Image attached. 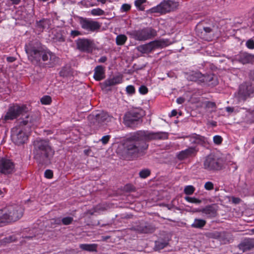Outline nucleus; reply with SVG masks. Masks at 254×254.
<instances>
[{
  "mask_svg": "<svg viewBox=\"0 0 254 254\" xmlns=\"http://www.w3.org/2000/svg\"><path fill=\"white\" fill-rule=\"evenodd\" d=\"M254 89L251 84L245 83L240 85L239 87V94L243 98H246L253 93Z\"/></svg>",
  "mask_w": 254,
  "mask_h": 254,
  "instance_id": "17",
  "label": "nucleus"
},
{
  "mask_svg": "<svg viewBox=\"0 0 254 254\" xmlns=\"http://www.w3.org/2000/svg\"><path fill=\"white\" fill-rule=\"evenodd\" d=\"M90 13L93 16H101L104 14V11L99 8H97L92 9Z\"/></svg>",
  "mask_w": 254,
  "mask_h": 254,
  "instance_id": "30",
  "label": "nucleus"
},
{
  "mask_svg": "<svg viewBox=\"0 0 254 254\" xmlns=\"http://www.w3.org/2000/svg\"><path fill=\"white\" fill-rule=\"evenodd\" d=\"M141 233H147V231L146 230V229H143L142 230L140 231Z\"/></svg>",
  "mask_w": 254,
  "mask_h": 254,
  "instance_id": "56",
  "label": "nucleus"
},
{
  "mask_svg": "<svg viewBox=\"0 0 254 254\" xmlns=\"http://www.w3.org/2000/svg\"><path fill=\"white\" fill-rule=\"evenodd\" d=\"M107 58L106 57H102L99 59V63H104L106 61Z\"/></svg>",
  "mask_w": 254,
  "mask_h": 254,
  "instance_id": "49",
  "label": "nucleus"
},
{
  "mask_svg": "<svg viewBox=\"0 0 254 254\" xmlns=\"http://www.w3.org/2000/svg\"><path fill=\"white\" fill-rule=\"evenodd\" d=\"M184 198L186 201L190 203L198 204L201 202L200 200L194 197L185 196Z\"/></svg>",
  "mask_w": 254,
  "mask_h": 254,
  "instance_id": "34",
  "label": "nucleus"
},
{
  "mask_svg": "<svg viewBox=\"0 0 254 254\" xmlns=\"http://www.w3.org/2000/svg\"><path fill=\"white\" fill-rule=\"evenodd\" d=\"M179 6V2L177 0H164L156 7L152 8V12L166 13L174 10Z\"/></svg>",
  "mask_w": 254,
  "mask_h": 254,
  "instance_id": "10",
  "label": "nucleus"
},
{
  "mask_svg": "<svg viewBox=\"0 0 254 254\" xmlns=\"http://www.w3.org/2000/svg\"><path fill=\"white\" fill-rule=\"evenodd\" d=\"M161 138L158 133L145 130H139L130 135L124 144L125 152L127 154L133 155L139 152L140 148L137 142L140 140H147Z\"/></svg>",
  "mask_w": 254,
  "mask_h": 254,
  "instance_id": "3",
  "label": "nucleus"
},
{
  "mask_svg": "<svg viewBox=\"0 0 254 254\" xmlns=\"http://www.w3.org/2000/svg\"><path fill=\"white\" fill-rule=\"evenodd\" d=\"M15 60V58L12 57H9L7 58V61L9 62H12Z\"/></svg>",
  "mask_w": 254,
  "mask_h": 254,
  "instance_id": "51",
  "label": "nucleus"
},
{
  "mask_svg": "<svg viewBox=\"0 0 254 254\" xmlns=\"http://www.w3.org/2000/svg\"><path fill=\"white\" fill-rule=\"evenodd\" d=\"M97 1L101 2L102 4H104L106 2V0H97Z\"/></svg>",
  "mask_w": 254,
  "mask_h": 254,
  "instance_id": "54",
  "label": "nucleus"
},
{
  "mask_svg": "<svg viewBox=\"0 0 254 254\" xmlns=\"http://www.w3.org/2000/svg\"><path fill=\"white\" fill-rule=\"evenodd\" d=\"M221 167V159L214 154H209L204 159L203 168L206 170H218Z\"/></svg>",
  "mask_w": 254,
  "mask_h": 254,
  "instance_id": "9",
  "label": "nucleus"
},
{
  "mask_svg": "<svg viewBox=\"0 0 254 254\" xmlns=\"http://www.w3.org/2000/svg\"><path fill=\"white\" fill-rule=\"evenodd\" d=\"M139 92L141 94H146L148 92V88L145 85H141L139 88Z\"/></svg>",
  "mask_w": 254,
  "mask_h": 254,
  "instance_id": "42",
  "label": "nucleus"
},
{
  "mask_svg": "<svg viewBox=\"0 0 254 254\" xmlns=\"http://www.w3.org/2000/svg\"><path fill=\"white\" fill-rule=\"evenodd\" d=\"M73 221V218L71 217H64L62 219V222L63 224L67 225L71 223Z\"/></svg>",
  "mask_w": 254,
  "mask_h": 254,
  "instance_id": "35",
  "label": "nucleus"
},
{
  "mask_svg": "<svg viewBox=\"0 0 254 254\" xmlns=\"http://www.w3.org/2000/svg\"><path fill=\"white\" fill-rule=\"evenodd\" d=\"M213 74L204 75L199 72H194L188 75L187 78L190 81L208 82L213 79Z\"/></svg>",
  "mask_w": 254,
  "mask_h": 254,
  "instance_id": "14",
  "label": "nucleus"
},
{
  "mask_svg": "<svg viewBox=\"0 0 254 254\" xmlns=\"http://www.w3.org/2000/svg\"><path fill=\"white\" fill-rule=\"evenodd\" d=\"M123 81V75L119 74L108 78L104 82L103 84L106 87H108L122 83Z\"/></svg>",
  "mask_w": 254,
  "mask_h": 254,
  "instance_id": "18",
  "label": "nucleus"
},
{
  "mask_svg": "<svg viewBox=\"0 0 254 254\" xmlns=\"http://www.w3.org/2000/svg\"><path fill=\"white\" fill-rule=\"evenodd\" d=\"M53 173L52 171L50 170H47L45 171L44 176L48 179H51L53 177Z\"/></svg>",
  "mask_w": 254,
  "mask_h": 254,
  "instance_id": "44",
  "label": "nucleus"
},
{
  "mask_svg": "<svg viewBox=\"0 0 254 254\" xmlns=\"http://www.w3.org/2000/svg\"><path fill=\"white\" fill-rule=\"evenodd\" d=\"M38 120L36 117L26 116L19 122V124L11 129V138L14 143L21 145L25 143L32 128L36 127Z\"/></svg>",
  "mask_w": 254,
  "mask_h": 254,
  "instance_id": "1",
  "label": "nucleus"
},
{
  "mask_svg": "<svg viewBox=\"0 0 254 254\" xmlns=\"http://www.w3.org/2000/svg\"><path fill=\"white\" fill-rule=\"evenodd\" d=\"M206 224L205 220L201 219H195L191 227L195 228H201Z\"/></svg>",
  "mask_w": 254,
  "mask_h": 254,
  "instance_id": "26",
  "label": "nucleus"
},
{
  "mask_svg": "<svg viewBox=\"0 0 254 254\" xmlns=\"http://www.w3.org/2000/svg\"><path fill=\"white\" fill-rule=\"evenodd\" d=\"M79 248L84 251L88 252H96L97 245L96 244H83L79 245Z\"/></svg>",
  "mask_w": 254,
  "mask_h": 254,
  "instance_id": "22",
  "label": "nucleus"
},
{
  "mask_svg": "<svg viewBox=\"0 0 254 254\" xmlns=\"http://www.w3.org/2000/svg\"><path fill=\"white\" fill-rule=\"evenodd\" d=\"M150 172L148 169H144L141 171L139 173V176L142 178H146L150 175Z\"/></svg>",
  "mask_w": 254,
  "mask_h": 254,
  "instance_id": "36",
  "label": "nucleus"
},
{
  "mask_svg": "<svg viewBox=\"0 0 254 254\" xmlns=\"http://www.w3.org/2000/svg\"><path fill=\"white\" fill-rule=\"evenodd\" d=\"M13 3L17 4L20 2V0H11Z\"/></svg>",
  "mask_w": 254,
  "mask_h": 254,
  "instance_id": "53",
  "label": "nucleus"
},
{
  "mask_svg": "<svg viewBox=\"0 0 254 254\" xmlns=\"http://www.w3.org/2000/svg\"><path fill=\"white\" fill-rule=\"evenodd\" d=\"M247 47L250 49H254V41L252 39L248 40L246 43Z\"/></svg>",
  "mask_w": 254,
  "mask_h": 254,
  "instance_id": "39",
  "label": "nucleus"
},
{
  "mask_svg": "<svg viewBox=\"0 0 254 254\" xmlns=\"http://www.w3.org/2000/svg\"><path fill=\"white\" fill-rule=\"evenodd\" d=\"M28 111L25 105H22L21 106L18 105H13L9 108L8 111L4 116V120H12L16 118L18 116L21 115L22 118L18 121V125L19 122L22 120L23 118H24L26 116L30 117H34L32 115L27 114L26 112Z\"/></svg>",
  "mask_w": 254,
  "mask_h": 254,
  "instance_id": "7",
  "label": "nucleus"
},
{
  "mask_svg": "<svg viewBox=\"0 0 254 254\" xmlns=\"http://www.w3.org/2000/svg\"><path fill=\"white\" fill-rule=\"evenodd\" d=\"M195 190V188L191 185L187 186L185 187L184 192L187 195L192 194Z\"/></svg>",
  "mask_w": 254,
  "mask_h": 254,
  "instance_id": "32",
  "label": "nucleus"
},
{
  "mask_svg": "<svg viewBox=\"0 0 254 254\" xmlns=\"http://www.w3.org/2000/svg\"><path fill=\"white\" fill-rule=\"evenodd\" d=\"M34 157L40 164L49 163L51 158L54 154L48 141L45 140L37 139L34 142Z\"/></svg>",
  "mask_w": 254,
  "mask_h": 254,
  "instance_id": "4",
  "label": "nucleus"
},
{
  "mask_svg": "<svg viewBox=\"0 0 254 254\" xmlns=\"http://www.w3.org/2000/svg\"><path fill=\"white\" fill-rule=\"evenodd\" d=\"M50 24V21L48 19H43L37 22V27L42 31L44 29L48 28Z\"/></svg>",
  "mask_w": 254,
  "mask_h": 254,
  "instance_id": "25",
  "label": "nucleus"
},
{
  "mask_svg": "<svg viewBox=\"0 0 254 254\" xmlns=\"http://www.w3.org/2000/svg\"><path fill=\"white\" fill-rule=\"evenodd\" d=\"M146 3V0H135L134 5L136 8L140 11H143L145 9V5Z\"/></svg>",
  "mask_w": 254,
  "mask_h": 254,
  "instance_id": "27",
  "label": "nucleus"
},
{
  "mask_svg": "<svg viewBox=\"0 0 254 254\" xmlns=\"http://www.w3.org/2000/svg\"><path fill=\"white\" fill-rule=\"evenodd\" d=\"M142 115L136 111H132L126 114L124 117L125 124L128 127H132L139 121Z\"/></svg>",
  "mask_w": 254,
  "mask_h": 254,
  "instance_id": "13",
  "label": "nucleus"
},
{
  "mask_svg": "<svg viewBox=\"0 0 254 254\" xmlns=\"http://www.w3.org/2000/svg\"><path fill=\"white\" fill-rule=\"evenodd\" d=\"M127 39V37L124 34L118 35L116 39V42L117 45H123Z\"/></svg>",
  "mask_w": 254,
  "mask_h": 254,
  "instance_id": "28",
  "label": "nucleus"
},
{
  "mask_svg": "<svg viewBox=\"0 0 254 254\" xmlns=\"http://www.w3.org/2000/svg\"><path fill=\"white\" fill-rule=\"evenodd\" d=\"M198 151V148L196 146L190 147L180 152L177 155V157L179 160H183L195 155Z\"/></svg>",
  "mask_w": 254,
  "mask_h": 254,
  "instance_id": "15",
  "label": "nucleus"
},
{
  "mask_svg": "<svg viewBox=\"0 0 254 254\" xmlns=\"http://www.w3.org/2000/svg\"><path fill=\"white\" fill-rule=\"evenodd\" d=\"M168 245V242L166 241H157L155 242V247L157 250H161Z\"/></svg>",
  "mask_w": 254,
  "mask_h": 254,
  "instance_id": "31",
  "label": "nucleus"
},
{
  "mask_svg": "<svg viewBox=\"0 0 254 254\" xmlns=\"http://www.w3.org/2000/svg\"><path fill=\"white\" fill-rule=\"evenodd\" d=\"M80 35H81L80 32L77 30H72L70 32V36L72 38H74Z\"/></svg>",
  "mask_w": 254,
  "mask_h": 254,
  "instance_id": "45",
  "label": "nucleus"
},
{
  "mask_svg": "<svg viewBox=\"0 0 254 254\" xmlns=\"http://www.w3.org/2000/svg\"><path fill=\"white\" fill-rule=\"evenodd\" d=\"M93 77L97 81L104 79L105 77L104 67L102 65L97 66L94 69Z\"/></svg>",
  "mask_w": 254,
  "mask_h": 254,
  "instance_id": "20",
  "label": "nucleus"
},
{
  "mask_svg": "<svg viewBox=\"0 0 254 254\" xmlns=\"http://www.w3.org/2000/svg\"><path fill=\"white\" fill-rule=\"evenodd\" d=\"M25 49L29 60L34 64H40L42 59L49 66H53L58 59L54 54L40 46L35 47L29 44L25 46Z\"/></svg>",
  "mask_w": 254,
  "mask_h": 254,
  "instance_id": "2",
  "label": "nucleus"
},
{
  "mask_svg": "<svg viewBox=\"0 0 254 254\" xmlns=\"http://www.w3.org/2000/svg\"><path fill=\"white\" fill-rule=\"evenodd\" d=\"M177 114V111L176 110H173L171 112L170 114L169 115L170 117H174L176 116Z\"/></svg>",
  "mask_w": 254,
  "mask_h": 254,
  "instance_id": "48",
  "label": "nucleus"
},
{
  "mask_svg": "<svg viewBox=\"0 0 254 254\" xmlns=\"http://www.w3.org/2000/svg\"><path fill=\"white\" fill-rule=\"evenodd\" d=\"M203 30L205 33H209L211 31V29L209 27H204Z\"/></svg>",
  "mask_w": 254,
  "mask_h": 254,
  "instance_id": "50",
  "label": "nucleus"
},
{
  "mask_svg": "<svg viewBox=\"0 0 254 254\" xmlns=\"http://www.w3.org/2000/svg\"><path fill=\"white\" fill-rule=\"evenodd\" d=\"M52 102V99L50 96H44L41 99V102L43 105H49Z\"/></svg>",
  "mask_w": 254,
  "mask_h": 254,
  "instance_id": "33",
  "label": "nucleus"
},
{
  "mask_svg": "<svg viewBox=\"0 0 254 254\" xmlns=\"http://www.w3.org/2000/svg\"><path fill=\"white\" fill-rule=\"evenodd\" d=\"M202 38H203V39H206V40H208V39H207L206 38H205V37H202Z\"/></svg>",
  "mask_w": 254,
  "mask_h": 254,
  "instance_id": "59",
  "label": "nucleus"
},
{
  "mask_svg": "<svg viewBox=\"0 0 254 254\" xmlns=\"http://www.w3.org/2000/svg\"><path fill=\"white\" fill-rule=\"evenodd\" d=\"M184 101V99L181 97H180L177 99V102L180 104L183 103Z\"/></svg>",
  "mask_w": 254,
  "mask_h": 254,
  "instance_id": "47",
  "label": "nucleus"
},
{
  "mask_svg": "<svg viewBox=\"0 0 254 254\" xmlns=\"http://www.w3.org/2000/svg\"><path fill=\"white\" fill-rule=\"evenodd\" d=\"M97 120L99 122H108L109 121H111L113 118L110 117L108 113L102 112L96 116Z\"/></svg>",
  "mask_w": 254,
  "mask_h": 254,
  "instance_id": "23",
  "label": "nucleus"
},
{
  "mask_svg": "<svg viewBox=\"0 0 254 254\" xmlns=\"http://www.w3.org/2000/svg\"><path fill=\"white\" fill-rule=\"evenodd\" d=\"M133 38L138 41H145L156 35V31L152 28H145L142 29L127 32Z\"/></svg>",
  "mask_w": 254,
  "mask_h": 254,
  "instance_id": "8",
  "label": "nucleus"
},
{
  "mask_svg": "<svg viewBox=\"0 0 254 254\" xmlns=\"http://www.w3.org/2000/svg\"><path fill=\"white\" fill-rule=\"evenodd\" d=\"M204 187L205 190H210L213 189L214 185L212 182H207L205 183Z\"/></svg>",
  "mask_w": 254,
  "mask_h": 254,
  "instance_id": "41",
  "label": "nucleus"
},
{
  "mask_svg": "<svg viewBox=\"0 0 254 254\" xmlns=\"http://www.w3.org/2000/svg\"><path fill=\"white\" fill-rule=\"evenodd\" d=\"M201 212L208 217L215 216L216 211L212 206L208 205L202 209Z\"/></svg>",
  "mask_w": 254,
  "mask_h": 254,
  "instance_id": "24",
  "label": "nucleus"
},
{
  "mask_svg": "<svg viewBox=\"0 0 254 254\" xmlns=\"http://www.w3.org/2000/svg\"><path fill=\"white\" fill-rule=\"evenodd\" d=\"M213 141L216 144H220L222 141V138L220 135H215L213 137Z\"/></svg>",
  "mask_w": 254,
  "mask_h": 254,
  "instance_id": "40",
  "label": "nucleus"
},
{
  "mask_svg": "<svg viewBox=\"0 0 254 254\" xmlns=\"http://www.w3.org/2000/svg\"><path fill=\"white\" fill-rule=\"evenodd\" d=\"M209 105H210L211 107H215V103H213V102H211V103H209Z\"/></svg>",
  "mask_w": 254,
  "mask_h": 254,
  "instance_id": "55",
  "label": "nucleus"
},
{
  "mask_svg": "<svg viewBox=\"0 0 254 254\" xmlns=\"http://www.w3.org/2000/svg\"><path fill=\"white\" fill-rule=\"evenodd\" d=\"M253 143H254V138L253 139Z\"/></svg>",
  "mask_w": 254,
  "mask_h": 254,
  "instance_id": "58",
  "label": "nucleus"
},
{
  "mask_svg": "<svg viewBox=\"0 0 254 254\" xmlns=\"http://www.w3.org/2000/svg\"><path fill=\"white\" fill-rule=\"evenodd\" d=\"M2 194V191L1 190H0V195H1Z\"/></svg>",
  "mask_w": 254,
  "mask_h": 254,
  "instance_id": "57",
  "label": "nucleus"
},
{
  "mask_svg": "<svg viewBox=\"0 0 254 254\" xmlns=\"http://www.w3.org/2000/svg\"><path fill=\"white\" fill-rule=\"evenodd\" d=\"M60 75L62 77H67L70 74V68L69 67H64L60 71Z\"/></svg>",
  "mask_w": 254,
  "mask_h": 254,
  "instance_id": "29",
  "label": "nucleus"
},
{
  "mask_svg": "<svg viewBox=\"0 0 254 254\" xmlns=\"http://www.w3.org/2000/svg\"><path fill=\"white\" fill-rule=\"evenodd\" d=\"M126 92L128 94H133L135 92L134 87L132 85H128L126 89Z\"/></svg>",
  "mask_w": 254,
  "mask_h": 254,
  "instance_id": "38",
  "label": "nucleus"
},
{
  "mask_svg": "<svg viewBox=\"0 0 254 254\" xmlns=\"http://www.w3.org/2000/svg\"><path fill=\"white\" fill-rule=\"evenodd\" d=\"M110 137L111 136L109 135L103 136L100 139V141L103 144H106L108 142Z\"/></svg>",
  "mask_w": 254,
  "mask_h": 254,
  "instance_id": "43",
  "label": "nucleus"
},
{
  "mask_svg": "<svg viewBox=\"0 0 254 254\" xmlns=\"http://www.w3.org/2000/svg\"><path fill=\"white\" fill-rule=\"evenodd\" d=\"M226 110L229 113H233L236 112L235 109L233 107H226Z\"/></svg>",
  "mask_w": 254,
  "mask_h": 254,
  "instance_id": "46",
  "label": "nucleus"
},
{
  "mask_svg": "<svg viewBox=\"0 0 254 254\" xmlns=\"http://www.w3.org/2000/svg\"><path fill=\"white\" fill-rule=\"evenodd\" d=\"M171 42L168 39H160L151 41L147 44L140 45L137 47V50L143 54H148L152 51L159 48L166 47Z\"/></svg>",
  "mask_w": 254,
  "mask_h": 254,
  "instance_id": "6",
  "label": "nucleus"
},
{
  "mask_svg": "<svg viewBox=\"0 0 254 254\" xmlns=\"http://www.w3.org/2000/svg\"><path fill=\"white\" fill-rule=\"evenodd\" d=\"M240 201V199L239 198H233V202L235 203H238Z\"/></svg>",
  "mask_w": 254,
  "mask_h": 254,
  "instance_id": "52",
  "label": "nucleus"
},
{
  "mask_svg": "<svg viewBox=\"0 0 254 254\" xmlns=\"http://www.w3.org/2000/svg\"><path fill=\"white\" fill-rule=\"evenodd\" d=\"M3 223L15 222L19 220L23 215V209L19 205L7 206L0 209Z\"/></svg>",
  "mask_w": 254,
  "mask_h": 254,
  "instance_id": "5",
  "label": "nucleus"
},
{
  "mask_svg": "<svg viewBox=\"0 0 254 254\" xmlns=\"http://www.w3.org/2000/svg\"><path fill=\"white\" fill-rule=\"evenodd\" d=\"M15 171V165L13 161L7 158H0V173L4 175L13 173Z\"/></svg>",
  "mask_w": 254,
  "mask_h": 254,
  "instance_id": "11",
  "label": "nucleus"
},
{
  "mask_svg": "<svg viewBox=\"0 0 254 254\" xmlns=\"http://www.w3.org/2000/svg\"><path fill=\"white\" fill-rule=\"evenodd\" d=\"M79 23L82 29L88 32H94L100 27L97 21L86 18H81Z\"/></svg>",
  "mask_w": 254,
  "mask_h": 254,
  "instance_id": "12",
  "label": "nucleus"
},
{
  "mask_svg": "<svg viewBox=\"0 0 254 254\" xmlns=\"http://www.w3.org/2000/svg\"><path fill=\"white\" fill-rule=\"evenodd\" d=\"M191 141L195 144L205 145L208 143L206 138L198 134H194L191 137Z\"/></svg>",
  "mask_w": 254,
  "mask_h": 254,
  "instance_id": "21",
  "label": "nucleus"
},
{
  "mask_svg": "<svg viewBox=\"0 0 254 254\" xmlns=\"http://www.w3.org/2000/svg\"><path fill=\"white\" fill-rule=\"evenodd\" d=\"M236 59L241 63L246 64L254 60V56L247 53H241L237 56Z\"/></svg>",
  "mask_w": 254,
  "mask_h": 254,
  "instance_id": "19",
  "label": "nucleus"
},
{
  "mask_svg": "<svg viewBox=\"0 0 254 254\" xmlns=\"http://www.w3.org/2000/svg\"><path fill=\"white\" fill-rule=\"evenodd\" d=\"M130 8L131 6L130 4L127 3H124L122 5L120 10L122 12H127L130 10Z\"/></svg>",
  "mask_w": 254,
  "mask_h": 254,
  "instance_id": "37",
  "label": "nucleus"
},
{
  "mask_svg": "<svg viewBox=\"0 0 254 254\" xmlns=\"http://www.w3.org/2000/svg\"><path fill=\"white\" fill-rule=\"evenodd\" d=\"M77 47L78 50L83 52H90L93 46L92 42L87 39H78L76 41Z\"/></svg>",
  "mask_w": 254,
  "mask_h": 254,
  "instance_id": "16",
  "label": "nucleus"
}]
</instances>
